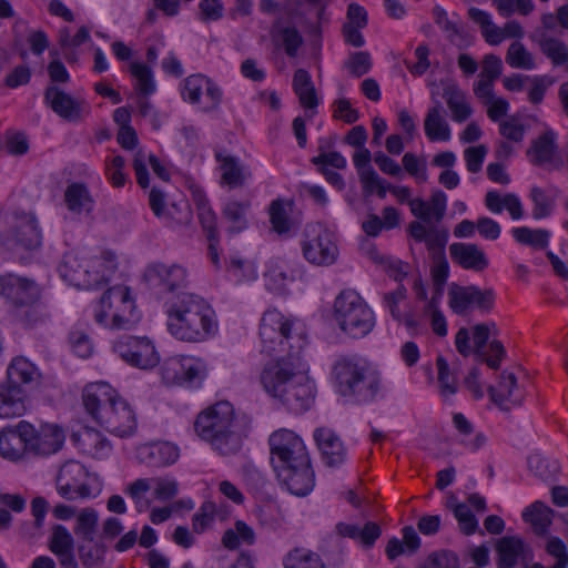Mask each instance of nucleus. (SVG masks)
Segmentation results:
<instances>
[{"label":"nucleus","instance_id":"obj_1","mask_svg":"<svg viewBox=\"0 0 568 568\" xmlns=\"http://www.w3.org/2000/svg\"><path fill=\"white\" fill-rule=\"evenodd\" d=\"M271 465L277 480L292 495L307 496L315 486V473L303 439L294 432L278 429L268 437Z\"/></svg>","mask_w":568,"mask_h":568},{"label":"nucleus","instance_id":"obj_2","mask_svg":"<svg viewBox=\"0 0 568 568\" xmlns=\"http://www.w3.org/2000/svg\"><path fill=\"white\" fill-rule=\"evenodd\" d=\"M165 306L168 329L180 341L205 342L219 331L214 310L197 294L179 293L166 301Z\"/></svg>","mask_w":568,"mask_h":568},{"label":"nucleus","instance_id":"obj_3","mask_svg":"<svg viewBox=\"0 0 568 568\" xmlns=\"http://www.w3.org/2000/svg\"><path fill=\"white\" fill-rule=\"evenodd\" d=\"M82 402L85 412L110 434L128 437L134 433L136 419L131 406L108 383L85 385Z\"/></svg>","mask_w":568,"mask_h":568},{"label":"nucleus","instance_id":"obj_4","mask_svg":"<svg viewBox=\"0 0 568 568\" xmlns=\"http://www.w3.org/2000/svg\"><path fill=\"white\" fill-rule=\"evenodd\" d=\"M194 428L221 455L237 453L248 434V425L235 417L233 405L227 400L217 402L201 412Z\"/></svg>","mask_w":568,"mask_h":568},{"label":"nucleus","instance_id":"obj_5","mask_svg":"<svg viewBox=\"0 0 568 568\" xmlns=\"http://www.w3.org/2000/svg\"><path fill=\"white\" fill-rule=\"evenodd\" d=\"M332 382L337 395L356 405L376 400L382 389L381 375L354 356H343L334 363Z\"/></svg>","mask_w":568,"mask_h":568},{"label":"nucleus","instance_id":"obj_6","mask_svg":"<svg viewBox=\"0 0 568 568\" xmlns=\"http://www.w3.org/2000/svg\"><path fill=\"white\" fill-rule=\"evenodd\" d=\"M334 320L353 338L368 335L375 326L374 312L353 290L342 291L334 302Z\"/></svg>","mask_w":568,"mask_h":568},{"label":"nucleus","instance_id":"obj_7","mask_svg":"<svg viewBox=\"0 0 568 568\" xmlns=\"http://www.w3.org/2000/svg\"><path fill=\"white\" fill-rule=\"evenodd\" d=\"M143 281L148 288L159 297L165 295L176 296L189 285L187 271L184 266L172 263L165 264L156 261L146 265Z\"/></svg>","mask_w":568,"mask_h":568},{"label":"nucleus","instance_id":"obj_8","mask_svg":"<svg viewBox=\"0 0 568 568\" xmlns=\"http://www.w3.org/2000/svg\"><path fill=\"white\" fill-rule=\"evenodd\" d=\"M20 433L26 450L38 456H48L61 449L64 433L57 425H43L37 430L26 420L20 422Z\"/></svg>","mask_w":568,"mask_h":568},{"label":"nucleus","instance_id":"obj_9","mask_svg":"<svg viewBox=\"0 0 568 568\" xmlns=\"http://www.w3.org/2000/svg\"><path fill=\"white\" fill-rule=\"evenodd\" d=\"M41 292L34 280L13 273L0 274V297L9 313L40 300Z\"/></svg>","mask_w":568,"mask_h":568},{"label":"nucleus","instance_id":"obj_10","mask_svg":"<svg viewBox=\"0 0 568 568\" xmlns=\"http://www.w3.org/2000/svg\"><path fill=\"white\" fill-rule=\"evenodd\" d=\"M114 349L125 363L140 369H151L160 363V355L148 337L124 336Z\"/></svg>","mask_w":568,"mask_h":568},{"label":"nucleus","instance_id":"obj_11","mask_svg":"<svg viewBox=\"0 0 568 568\" xmlns=\"http://www.w3.org/2000/svg\"><path fill=\"white\" fill-rule=\"evenodd\" d=\"M260 337L263 345L262 352L267 354L276 351L277 346L282 351L285 349L284 345H287L288 348L294 347L291 343L293 338L292 323L276 310H270L263 314L260 324Z\"/></svg>","mask_w":568,"mask_h":568},{"label":"nucleus","instance_id":"obj_12","mask_svg":"<svg viewBox=\"0 0 568 568\" xmlns=\"http://www.w3.org/2000/svg\"><path fill=\"white\" fill-rule=\"evenodd\" d=\"M162 376L168 383L201 386L207 375L205 363L200 358H170L162 366Z\"/></svg>","mask_w":568,"mask_h":568},{"label":"nucleus","instance_id":"obj_13","mask_svg":"<svg viewBox=\"0 0 568 568\" xmlns=\"http://www.w3.org/2000/svg\"><path fill=\"white\" fill-rule=\"evenodd\" d=\"M58 272L63 281L78 288L93 290L106 284L103 275L91 273L89 265L73 253L63 255L58 266Z\"/></svg>","mask_w":568,"mask_h":568},{"label":"nucleus","instance_id":"obj_14","mask_svg":"<svg viewBox=\"0 0 568 568\" xmlns=\"http://www.w3.org/2000/svg\"><path fill=\"white\" fill-rule=\"evenodd\" d=\"M288 412L293 414H302L306 412L314 399V386L308 378L298 373L288 379L287 385L275 397Z\"/></svg>","mask_w":568,"mask_h":568},{"label":"nucleus","instance_id":"obj_15","mask_svg":"<svg viewBox=\"0 0 568 568\" xmlns=\"http://www.w3.org/2000/svg\"><path fill=\"white\" fill-rule=\"evenodd\" d=\"M12 216L14 224L11 234L14 244L26 251L38 250L42 244V232L36 214L16 209Z\"/></svg>","mask_w":568,"mask_h":568},{"label":"nucleus","instance_id":"obj_16","mask_svg":"<svg viewBox=\"0 0 568 568\" xmlns=\"http://www.w3.org/2000/svg\"><path fill=\"white\" fill-rule=\"evenodd\" d=\"M298 373L291 358L282 357L264 366L260 381L265 392L275 398L287 385L288 379Z\"/></svg>","mask_w":568,"mask_h":568},{"label":"nucleus","instance_id":"obj_17","mask_svg":"<svg viewBox=\"0 0 568 568\" xmlns=\"http://www.w3.org/2000/svg\"><path fill=\"white\" fill-rule=\"evenodd\" d=\"M302 251L306 261L315 265H331L338 255L337 246L327 230H321L312 239L305 240Z\"/></svg>","mask_w":568,"mask_h":568},{"label":"nucleus","instance_id":"obj_18","mask_svg":"<svg viewBox=\"0 0 568 568\" xmlns=\"http://www.w3.org/2000/svg\"><path fill=\"white\" fill-rule=\"evenodd\" d=\"M44 102L55 114L69 122H79L83 118L84 102L75 100L55 85H49L45 89Z\"/></svg>","mask_w":568,"mask_h":568},{"label":"nucleus","instance_id":"obj_19","mask_svg":"<svg viewBox=\"0 0 568 568\" xmlns=\"http://www.w3.org/2000/svg\"><path fill=\"white\" fill-rule=\"evenodd\" d=\"M41 374L37 366L23 356L14 357L7 367L6 383L28 393L38 387Z\"/></svg>","mask_w":568,"mask_h":568},{"label":"nucleus","instance_id":"obj_20","mask_svg":"<svg viewBox=\"0 0 568 568\" xmlns=\"http://www.w3.org/2000/svg\"><path fill=\"white\" fill-rule=\"evenodd\" d=\"M314 439L326 466L337 467L345 462L346 449L343 442L333 429L328 427L316 428Z\"/></svg>","mask_w":568,"mask_h":568},{"label":"nucleus","instance_id":"obj_21","mask_svg":"<svg viewBox=\"0 0 568 568\" xmlns=\"http://www.w3.org/2000/svg\"><path fill=\"white\" fill-rule=\"evenodd\" d=\"M497 567L514 568L518 560H529L532 551L529 545L515 535H506L496 542Z\"/></svg>","mask_w":568,"mask_h":568},{"label":"nucleus","instance_id":"obj_22","mask_svg":"<svg viewBox=\"0 0 568 568\" xmlns=\"http://www.w3.org/2000/svg\"><path fill=\"white\" fill-rule=\"evenodd\" d=\"M453 16L456 20L449 19L443 7L435 6L433 8L434 21L446 33L447 40L458 49H465L473 43L474 37L467 31L460 18L456 13Z\"/></svg>","mask_w":568,"mask_h":568},{"label":"nucleus","instance_id":"obj_23","mask_svg":"<svg viewBox=\"0 0 568 568\" xmlns=\"http://www.w3.org/2000/svg\"><path fill=\"white\" fill-rule=\"evenodd\" d=\"M449 254L453 262L464 270L483 272L489 265L485 252L474 243L455 242L449 245Z\"/></svg>","mask_w":568,"mask_h":568},{"label":"nucleus","instance_id":"obj_24","mask_svg":"<svg viewBox=\"0 0 568 568\" xmlns=\"http://www.w3.org/2000/svg\"><path fill=\"white\" fill-rule=\"evenodd\" d=\"M555 517H559L568 528V511L556 513L541 500L534 501L521 513L523 520L531 527L532 532H548Z\"/></svg>","mask_w":568,"mask_h":568},{"label":"nucleus","instance_id":"obj_25","mask_svg":"<svg viewBox=\"0 0 568 568\" xmlns=\"http://www.w3.org/2000/svg\"><path fill=\"white\" fill-rule=\"evenodd\" d=\"M487 393L490 400L503 410L509 409V407L504 406L506 400L514 405H520L524 399L523 394L519 392L515 374L507 371L500 374L498 387L490 385L487 388Z\"/></svg>","mask_w":568,"mask_h":568},{"label":"nucleus","instance_id":"obj_26","mask_svg":"<svg viewBox=\"0 0 568 568\" xmlns=\"http://www.w3.org/2000/svg\"><path fill=\"white\" fill-rule=\"evenodd\" d=\"M179 455V448L169 442L151 444L139 450L140 460L150 467L172 465L178 460Z\"/></svg>","mask_w":568,"mask_h":568},{"label":"nucleus","instance_id":"obj_27","mask_svg":"<svg viewBox=\"0 0 568 568\" xmlns=\"http://www.w3.org/2000/svg\"><path fill=\"white\" fill-rule=\"evenodd\" d=\"M28 396L18 387L0 383V418L20 417L26 413Z\"/></svg>","mask_w":568,"mask_h":568},{"label":"nucleus","instance_id":"obj_28","mask_svg":"<svg viewBox=\"0 0 568 568\" xmlns=\"http://www.w3.org/2000/svg\"><path fill=\"white\" fill-rule=\"evenodd\" d=\"M556 138V133L549 129L531 142L526 153L532 165L541 166L552 161L558 149Z\"/></svg>","mask_w":568,"mask_h":568},{"label":"nucleus","instance_id":"obj_29","mask_svg":"<svg viewBox=\"0 0 568 568\" xmlns=\"http://www.w3.org/2000/svg\"><path fill=\"white\" fill-rule=\"evenodd\" d=\"M71 439L82 453L93 458L101 459L111 450L109 440L93 429H85L83 433H73Z\"/></svg>","mask_w":568,"mask_h":568},{"label":"nucleus","instance_id":"obj_30","mask_svg":"<svg viewBox=\"0 0 568 568\" xmlns=\"http://www.w3.org/2000/svg\"><path fill=\"white\" fill-rule=\"evenodd\" d=\"M251 207L250 201H227L222 207V216L230 223L227 233L239 234L248 227L247 213Z\"/></svg>","mask_w":568,"mask_h":568},{"label":"nucleus","instance_id":"obj_31","mask_svg":"<svg viewBox=\"0 0 568 568\" xmlns=\"http://www.w3.org/2000/svg\"><path fill=\"white\" fill-rule=\"evenodd\" d=\"M444 84L443 98L453 113V120L465 122L473 113L470 105L466 102L465 93L454 82L440 81Z\"/></svg>","mask_w":568,"mask_h":568},{"label":"nucleus","instance_id":"obj_32","mask_svg":"<svg viewBox=\"0 0 568 568\" xmlns=\"http://www.w3.org/2000/svg\"><path fill=\"white\" fill-rule=\"evenodd\" d=\"M432 99L434 100L435 105L428 110L425 116V134L433 142L448 141L450 139V128L446 120L442 116V103L440 101L434 99V93L432 94Z\"/></svg>","mask_w":568,"mask_h":568},{"label":"nucleus","instance_id":"obj_33","mask_svg":"<svg viewBox=\"0 0 568 568\" xmlns=\"http://www.w3.org/2000/svg\"><path fill=\"white\" fill-rule=\"evenodd\" d=\"M229 519V513L223 508H217L213 501H204L197 511L193 515V530L200 532L214 529L213 524L219 520L221 523Z\"/></svg>","mask_w":568,"mask_h":568},{"label":"nucleus","instance_id":"obj_34","mask_svg":"<svg viewBox=\"0 0 568 568\" xmlns=\"http://www.w3.org/2000/svg\"><path fill=\"white\" fill-rule=\"evenodd\" d=\"M293 90L305 109H315L318 99L311 74L305 69H297L293 75Z\"/></svg>","mask_w":568,"mask_h":568},{"label":"nucleus","instance_id":"obj_35","mask_svg":"<svg viewBox=\"0 0 568 568\" xmlns=\"http://www.w3.org/2000/svg\"><path fill=\"white\" fill-rule=\"evenodd\" d=\"M215 160L221 164L222 183L229 185L231 189L244 185L245 175L237 158L225 155L223 152L216 151Z\"/></svg>","mask_w":568,"mask_h":568},{"label":"nucleus","instance_id":"obj_36","mask_svg":"<svg viewBox=\"0 0 568 568\" xmlns=\"http://www.w3.org/2000/svg\"><path fill=\"white\" fill-rule=\"evenodd\" d=\"M528 469L542 481H555L560 473V464L538 453L527 458Z\"/></svg>","mask_w":568,"mask_h":568},{"label":"nucleus","instance_id":"obj_37","mask_svg":"<svg viewBox=\"0 0 568 568\" xmlns=\"http://www.w3.org/2000/svg\"><path fill=\"white\" fill-rule=\"evenodd\" d=\"M23 307H18L11 312V316L27 328H32L43 324L49 318L45 306L40 303V300L33 301Z\"/></svg>","mask_w":568,"mask_h":568},{"label":"nucleus","instance_id":"obj_38","mask_svg":"<svg viewBox=\"0 0 568 568\" xmlns=\"http://www.w3.org/2000/svg\"><path fill=\"white\" fill-rule=\"evenodd\" d=\"M49 549L58 557L59 562L64 568L77 567L74 559V541L72 535H52Z\"/></svg>","mask_w":568,"mask_h":568},{"label":"nucleus","instance_id":"obj_39","mask_svg":"<svg viewBox=\"0 0 568 568\" xmlns=\"http://www.w3.org/2000/svg\"><path fill=\"white\" fill-rule=\"evenodd\" d=\"M473 290L474 285L463 286L452 283L448 288V305L455 314L464 316L474 306Z\"/></svg>","mask_w":568,"mask_h":568},{"label":"nucleus","instance_id":"obj_40","mask_svg":"<svg viewBox=\"0 0 568 568\" xmlns=\"http://www.w3.org/2000/svg\"><path fill=\"white\" fill-rule=\"evenodd\" d=\"M420 538L418 535H402L400 538L393 537L386 545L385 552L390 560L399 556H412L420 548Z\"/></svg>","mask_w":568,"mask_h":568},{"label":"nucleus","instance_id":"obj_41","mask_svg":"<svg viewBox=\"0 0 568 568\" xmlns=\"http://www.w3.org/2000/svg\"><path fill=\"white\" fill-rule=\"evenodd\" d=\"M283 564L284 568H326L318 554L305 548L292 549Z\"/></svg>","mask_w":568,"mask_h":568},{"label":"nucleus","instance_id":"obj_42","mask_svg":"<svg viewBox=\"0 0 568 568\" xmlns=\"http://www.w3.org/2000/svg\"><path fill=\"white\" fill-rule=\"evenodd\" d=\"M513 237L523 245L534 248L544 250L549 244L550 232L545 229L532 230L527 226L514 227L511 230Z\"/></svg>","mask_w":568,"mask_h":568},{"label":"nucleus","instance_id":"obj_43","mask_svg":"<svg viewBox=\"0 0 568 568\" xmlns=\"http://www.w3.org/2000/svg\"><path fill=\"white\" fill-rule=\"evenodd\" d=\"M104 552L105 547L101 541L95 540L92 535H84L79 545V557L83 566H98L103 560Z\"/></svg>","mask_w":568,"mask_h":568},{"label":"nucleus","instance_id":"obj_44","mask_svg":"<svg viewBox=\"0 0 568 568\" xmlns=\"http://www.w3.org/2000/svg\"><path fill=\"white\" fill-rule=\"evenodd\" d=\"M540 50L555 65L568 63V48L565 42L541 32L538 40Z\"/></svg>","mask_w":568,"mask_h":568},{"label":"nucleus","instance_id":"obj_45","mask_svg":"<svg viewBox=\"0 0 568 568\" xmlns=\"http://www.w3.org/2000/svg\"><path fill=\"white\" fill-rule=\"evenodd\" d=\"M243 480L247 489L257 498H264L267 495L270 481L266 476L252 465L243 467Z\"/></svg>","mask_w":568,"mask_h":568},{"label":"nucleus","instance_id":"obj_46","mask_svg":"<svg viewBox=\"0 0 568 568\" xmlns=\"http://www.w3.org/2000/svg\"><path fill=\"white\" fill-rule=\"evenodd\" d=\"M529 197L534 203L531 215L535 220H541L550 216L555 210V199L548 196L539 186L530 189Z\"/></svg>","mask_w":568,"mask_h":568},{"label":"nucleus","instance_id":"obj_47","mask_svg":"<svg viewBox=\"0 0 568 568\" xmlns=\"http://www.w3.org/2000/svg\"><path fill=\"white\" fill-rule=\"evenodd\" d=\"M506 62L516 69L532 70L535 69V61L531 53L525 48L521 42H513L506 54Z\"/></svg>","mask_w":568,"mask_h":568},{"label":"nucleus","instance_id":"obj_48","mask_svg":"<svg viewBox=\"0 0 568 568\" xmlns=\"http://www.w3.org/2000/svg\"><path fill=\"white\" fill-rule=\"evenodd\" d=\"M68 209L74 212H81L85 207V203H92L90 192L83 183L70 184L64 193Z\"/></svg>","mask_w":568,"mask_h":568},{"label":"nucleus","instance_id":"obj_49","mask_svg":"<svg viewBox=\"0 0 568 568\" xmlns=\"http://www.w3.org/2000/svg\"><path fill=\"white\" fill-rule=\"evenodd\" d=\"M131 74L138 80L136 90L143 95H150L155 92L156 85L153 80L152 70L144 63L132 62L130 65Z\"/></svg>","mask_w":568,"mask_h":568},{"label":"nucleus","instance_id":"obj_50","mask_svg":"<svg viewBox=\"0 0 568 568\" xmlns=\"http://www.w3.org/2000/svg\"><path fill=\"white\" fill-rule=\"evenodd\" d=\"M14 444L23 445L20 433V423L16 429L0 432V454L8 459H18L20 457L19 449L14 448Z\"/></svg>","mask_w":568,"mask_h":568},{"label":"nucleus","instance_id":"obj_51","mask_svg":"<svg viewBox=\"0 0 568 568\" xmlns=\"http://www.w3.org/2000/svg\"><path fill=\"white\" fill-rule=\"evenodd\" d=\"M430 258L433 262L430 275L434 284V291L436 295L440 296L443 294L444 285L449 276V264L446 255L439 254L438 256Z\"/></svg>","mask_w":568,"mask_h":568},{"label":"nucleus","instance_id":"obj_52","mask_svg":"<svg viewBox=\"0 0 568 568\" xmlns=\"http://www.w3.org/2000/svg\"><path fill=\"white\" fill-rule=\"evenodd\" d=\"M206 82V77L203 74H192L184 80L181 91L184 101L196 104L201 100V95Z\"/></svg>","mask_w":568,"mask_h":568},{"label":"nucleus","instance_id":"obj_53","mask_svg":"<svg viewBox=\"0 0 568 568\" xmlns=\"http://www.w3.org/2000/svg\"><path fill=\"white\" fill-rule=\"evenodd\" d=\"M361 182L365 193L371 194L376 190V194L379 199H385L388 185L384 184V181L378 176L373 168H368L361 172Z\"/></svg>","mask_w":568,"mask_h":568},{"label":"nucleus","instance_id":"obj_54","mask_svg":"<svg viewBox=\"0 0 568 568\" xmlns=\"http://www.w3.org/2000/svg\"><path fill=\"white\" fill-rule=\"evenodd\" d=\"M423 568H459V559L455 552L443 549L432 552Z\"/></svg>","mask_w":568,"mask_h":568},{"label":"nucleus","instance_id":"obj_55","mask_svg":"<svg viewBox=\"0 0 568 568\" xmlns=\"http://www.w3.org/2000/svg\"><path fill=\"white\" fill-rule=\"evenodd\" d=\"M454 517L458 521L462 532H484L479 529L478 520L467 504L456 506Z\"/></svg>","mask_w":568,"mask_h":568},{"label":"nucleus","instance_id":"obj_56","mask_svg":"<svg viewBox=\"0 0 568 568\" xmlns=\"http://www.w3.org/2000/svg\"><path fill=\"white\" fill-rule=\"evenodd\" d=\"M449 233L447 229H435L430 227V232L426 240V246L429 253V257L438 256L439 254L446 255L445 246L448 242Z\"/></svg>","mask_w":568,"mask_h":568},{"label":"nucleus","instance_id":"obj_57","mask_svg":"<svg viewBox=\"0 0 568 568\" xmlns=\"http://www.w3.org/2000/svg\"><path fill=\"white\" fill-rule=\"evenodd\" d=\"M345 67L353 77L361 78L372 68L371 54L367 51L353 52Z\"/></svg>","mask_w":568,"mask_h":568},{"label":"nucleus","instance_id":"obj_58","mask_svg":"<svg viewBox=\"0 0 568 568\" xmlns=\"http://www.w3.org/2000/svg\"><path fill=\"white\" fill-rule=\"evenodd\" d=\"M112 296L120 298L124 307L123 312L129 311V313L132 315L135 306L134 301L131 297L130 288L128 286L118 285L108 288L100 298L101 304L104 305L106 303H110Z\"/></svg>","mask_w":568,"mask_h":568},{"label":"nucleus","instance_id":"obj_59","mask_svg":"<svg viewBox=\"0 0 568 568\" xmlns=\"http://www.w3.org/2000/svg\"><path fill=\"white\" fill-rule=\"evenodd\" d=\"M58 476L75 485L85 484L88 471L81 463L70 460L60 468Z\"/></svg>","mask_w":568,"mask_h":568},{"label":"nucleus","instance_id":"obj_60","mask_svg":"<svg viewBox=\"0 0 568 568\" xmlns=\"http://www.w3.org/2000/svg\"><path fill=\"white\" fill-rule=\"evenodd\" d=\"M321 153L311 159V162L318 168L333 166L338 170L346 168V159L337 151L325 152L323 145L320 146Z\"/></svg>","mask_w":568,"mask_h":568},{"label":"nucleus","instance_id":"obj_61","mask_svg":"<svg viewBox=\"0 0 568 568\" xmlns=\"http://www.w3.org/2000/svg\"><path fill=\"white\" fill-rule=\"evenodd\" d=\"M270 221L273 229L280 234L290 230L288 216L281 200H275L271 203Z\"/></svg>","mask_w":568,"mask_h":568},{"label":"nucleus","instance_id":"obj_62","mask_svg":"<svg viewBox=\"0 0 568 568\" xmlns=\"http://www.w3.org/2000/svg\"><path fill=\"white\" fill-rule=\"evenodd\" d=\"M546 551L551 556L556 562L554 568H567L568 567V550L562 540L557 537H552L547 541Z\"/></svg>","mask_w":568,"mask_h":568},{"label":"nucleus","instance_id":"obj_63","mask_svg":"<svg viewBox=\"0 0 568 568\" xmlns=\"http://www.w3.org/2000/svg\"><path fill=\"white\" fill-rule=\"evenodd\" d=\"M155 484L154 497L159 500L166 501L174 498L179 494V483L169 478H152Z\"/></svg>","mask_w":568,"mask_h":568},{"label":"nucleus","instance_id":"obj_64","mask_svg":"<svg viewBox=\"0 0 568 568\" xmlns=\"http://www.w3.org/2000/svg\"><path fill=\"white\" fill-rule=\"evenodd\" d=\"M473 291L474 306L481 313H490L495 306V291L493 288L481 290L477 285H474Z\"/></svg>","mask_w":568,"mask_h":568}]
</instances>
